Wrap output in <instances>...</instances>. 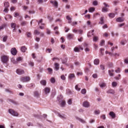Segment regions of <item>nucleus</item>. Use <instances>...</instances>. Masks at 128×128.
Listing matches in <instances>:
<instances>
[{
    "instance_id": "nucleus-1",
    "label": "nucleus",
    "mask_w": 128,
    "mask_h": 128,
    "mask_svg": "<svg viewBox=\"0 0 128 128\" xmlns=\"http://www.w3.org/2000/svg\"><path fill=\"white\" fill-rule=\"evenodd\" d=\"M1 60L4 63H6L9 60V56L6 55H3L1 56Z\"/></svg>"
},
{
    "instance_id": "nucleus-14",
    "label": "nucleus",
    "mask_w": 128,
    "mask_h": 128,
    "mask_svg": "<svg viewBox=\"0 0 128 128\" xmlns=\"http://www.w3.org/2000/svg\"><path fill=\"white\" fill-rule=\"evenodd\" d=\"M11 25L12 28H14V29L13 30V32H15L16 29L15 28L16 26V24L15 23H11Z\"/></svg>"
},
{
    "instance_id": "nucleus-35",
    "label": "nucleus",
    "mask_w": 128,
    "mask_h": 128,
    "mask_svg": "<svg viewBox=\"0 0 128 128\" xmlns=\"http://www.w3.org/2000/svg\"><path fill=\"white\" fill-rule=\"evenodd\" d=\"M98 40V37L94 36L93 38V41L94 42H96Z\"/></svg>"
},
{
    "instance_id": "nucleus-22",
    "label": "nucleus",
    "mask_w": 128,
    "mask_h": 128,
    "mask_svg": "<svg viewBox=\"0 0 128 128\" xmlns=\"http://www.w3.org/2000/svg\"><path fill=\"white\" fill-rule=\"evenodd\" d=\"M4 6L5 8H8L9 6V4L8 2H5L4 3Z\"/></svg>"
},
{
    "instance_id": "nucleus-20",
    "label": "nucleus",
    "mask_w": 128,
    "mask_h": 128,
    "mask_svg": "<svg viewBox=\"0 0 128 128\" xmlns=\"http://www.w3.org/2000/svg\"><path fill=\"white\" fill-rule=\"evenodd\" d=\"M55 69L56 70H58L59 69V65L58 63H55L54 64Z\"/></svg>"
},
{
    "instance_id": "nucleus-8",
    "label": "nucleus",
    "mask_w": 128,
    "mask_h": 128,
    "mask_svg": "<svg viewBox=\"0 0 128 128\" xmlns=\"http://www.w3.org/2000/svg\"><path fill=\"white\" fill-rule=\"evenodd\" d=\"M43 90L46 94H47L50 92V88L49 87H46Z\"/></svg>"
},
{
    "instance_id": "nucleus-44",
    "label": "nucleus",
    "mask_w": 128,
    "mask_h": 128,
    "mask_svg": "<svg viewBox=\"0 0 128 128\" xmlns=\"http://www.w3.org/2000/svg\"><path fill=\"white\" fill-rule=\"evenodd\" d=\"M26 22L25 21H22L21 23V25L22 26H24L26 24Z\"/></svg>"
},
{
    "instance_id": "nucleus-5",
    "label": "nucleus",
    "mask_w": 128,
    "mask_h": 128,
    "mask_svg": "<svg viewBox=\"0 0 128 128\" xmlns=\"http://www.w3.org/2000/svg\"><path fill=\"white\" fill-rule=\"evenodd\" d=\"M10 51L12 54L14 55H16L17 52V51L15 48H12L11 50Z\"/></svg>"
},
{
    "instance_id": "nucleus-33",
    "label": "nucleus",
    "mask_w": 128,
    "mask_h": 128,
    "mask_svg": "<svg viewBox=\"0 0 128 128\" xmlns=\"http://www.w3.org/2000/svg\"><path fill=\"white\" fill-rule=\"evenodd\" d=\"M80 50V48L77 47H75L74 49V50L76 52H79Z\"/></svg>"
},
{
    "instance_id": "nucleus-11",
    "label": "nucleus",
    "mask_w": 128,
    "mask_h": 128,
    "mask_svg": "<svg viewBox=\"0 0 128 128\" xmlns=\"http://www.w3.org/2000/svg\"><path fill=\"white\" fill-rule=\"evenodd\" d=\"M74 35L73 34L69 33L67 35V38L68 39H70L72 38Z\"/></svg>"
},
{
    "instance_id": "nucleus-16",
    "label": "nucleus",
    "mask_w": 128,
    "mask_h": 128,
    "mask_svg": "<svg viewBox=\"0 0 128 128\" xmlns=\"http://www.w3.org/2000/svg\"><path fill=\"white\" fill-rule=\"evenodd\" d=\"M34 96L36 97L37 98L39 97L40 95V94L39 93L38 91H35L34 92Z\"/></svg>"
},
{
    "instance_id": "nucleus-37",
    "label": "nucleus",
    "mask_w": 128,
    "mask_h": 128,
    "mask_svg": "<svg viewBox=\"0 0 128 128\" xmlns=\"http://www.w3.org/2000/svg\"><path fill=\"white\" fill-rule=\"evenodd\" d=\"M46 33L48 34H50V30L48 28L46 29Z\"/></svg>"
},
{
    "instance_id": "nucleus-17",
    "label": "nucleus",
    "mask_w": 128,
    "mask_h": 128,
    "mask_svg": "<svg viewBox=\"0 0 128 128\" xmlns=\"http://www.w3.org/2000/svg\"><path fill=\"white\" fill-rule=\"evenodd\" d=\"M124 20V18L121 17H119L116 19V21L117 22H123Z\"/></svg>"
},
{
    "instance_id": "nucleus-53",
    "label": "nucleus",
    "mask_w": 128,
    "mask_h": 128,
    "mask_svg": "<svg viewBox=\"0 0 128 128\" xmlns=\"http://www.w3.org/2000/svg\"><path fill=\"white\" fill-rule=\"evenodd\" d=\"M100 68L102 70H104V65H100Z\"/></svg>"
},
{
    "instance_id": "nucleus-42",
    "label": "nucleus",
    "mask_w": 128,
    "mask_h": 128,
    "mask_svg": "<svg viewBox=\"0 0 128 128\" xmlns=\"http://www.w3.org/2000/svg\"><path fill=\"white\" fill-rule=\"evenodd\" d=\"M108 73L109 75L110 76H112L114 75V74L112 73V72H111V71L110 70H108Z\"/></svg>"
},
{
    "instance_id": "nucleus-13",
    "label": "nucleus",
    "mask_w": 128,
    "mask_h": 128,
    "mask_svg": "<svg viewBox=\"0 0 128 128\" xmlns=\"http://www.w3.org/2000/svg\"><path fill=\"white\" fill-rule=\"evenodd\" d=\"M58 116L60 118L62 119H66V116L64 114H58Z\"/></svg>"
},
{
    "instance_id": "nucleus-2",
    "label": "nucleus",
    "mask_w": 128,
    "mask_h": 128,
    "mask_svg": "<svg viewBox=\"0 0 128 128\" xmlns=\"http://www.w3.org/2000/svg\"><path fill=\"white\" fill-rule=\"evenodd\" d=\"M8 112L10 114L14 116H18V113L12 109H9Z\"/></svg>"
},
{
    "instance_id": "nucleus-7",
    "label": "nucleus",
    "mask_w": 128,
    "mask_h": 128,
    "mask_svg": "<svg viewBox=\"0 0 128 128\" xmlns=\"http://www.w3.org/2000/svg\"><path fill=\"white\" fill-rule=\"evenodd\" d=\"M106 93L108 94H115V92L114 90L110 89L107 91Z\"/></svg>"
},
{
    "instance_id": "nucleus-23",
    "label": "nucleus",
    "mask_w": 128,
    "mask_h": 128,
    "mask_svg": "<svg viewBox=\"0 0 128 128\" xmlns=\"http://www.w3.org/2000/svg\"><path fill=\"white\" fill-rule=\"evenodd\" d=\"M104 18L103 17H101L100 19V21L99 23L100 24H102L104 23Z\"/></svg>"
},
{
    "instance_id": "nucleus-32",
    "label": "nucleus",
    "mask_w": 128,
    "mask_h": 128,
    "mask_svg": "<svg viewBox=\"0 0 128 128\" xmlns=\"http://www.w3.org/2000/svg\"><path fill=\"white\" fill-rule=\"evenodd\" d=\"M108 16L110 17L113 18L115 16V14L113 13H110L109 14Z\"/></svg>"
},
{
    "instance_id": "nucleus-6",
    "label": "nucleus",
    "mask_w": 128,
    "mask_h": 128,
    "mask_svg": "<svg viewBox=\"0 0 128 128\" xmlns=\"http://www.w3.org/2000/svg\"><path fill=\"white\" fill-rule=\"evenodd\" d=\"M83 106L85 108H88L90 106L89 102L87 101H84L83 103Z\"/></svg>"
},
{
    "instance_id": "nucleus-28",
    "label": "nucleus",
    "mask_w": 128,
    "mask_h": 128,
    "mask_svg": "<svg viewBox=\"0 0 128 128\" xmlns=\"http://www.w3.org/2000/svg\"><path fill=\"white\" fill-rule=\"evenodd\" d=\"M68 58H65L62 60V63L63 64H66L67 62Z\"/></svg>"
},
{
    "instance_id": "nucleus-63",
    "label": "nucleus",
    "mask_w": 128,
    "mask_h": 128,
    "mask_svg": "<svg viewBox=\"0 0 128 128\" xmlns=\"http://www.w3.org/2000/svg\"><path fill=\"white\" fill-rule=\"evenodd\" d=\"M104 5L106 7H109V5L106 4V3L104 2Z\"/></svg>"
},
{
    "instance_id": "nucleus-12",
    "label": "nucleus",
    "mask_w": 128,
    "mask_h": 128,
    "mask_svg": "<svg viewBox=\"0 0 128 128\" xmlns=\"http://www.w3.org/2000/svg\"><path fill=\"white\" fill-rule=\"evenodd\" d=\"M94 30H93L88 32L87 34L88 36V37H91V35H94V34L92 33L94 32Z\"/></svg>"
},
{
    "instance_id": "nucleus-64",
    "label": "nucleus",
    "mask_w": 128,
    "mask_h": 128,
    "mask_svg": "<svg viewBox=\"0 0 128 128\" xmlns=\"http://www.w3.org/2000/svg\"><path fill=\"white\" fill-rule=\"evenodd\" d=\"M124 62L126 64H128V58H127L125 59L124 60Z\"/></svg>"
},
{
    "instance_id": "nucleus-51",
    "label": "nucleus",
    "mask_w": 128,
    "mask_h": 128,
    "mask_svg": "<svg viewBox=\"0 0 128 128\" xmlns=\"http://www.w3.org/2000/svg\"><path fill=\"white\" fill-rule=\"evenodd\" d=\"M105 41L104 40H102L100 43V45L101 46H102L104 43Z\"/></svg>"
},
{
    "instance_id": "nucleus-48",
    "label": "nucleus",
    "mask_w": 128,
    "mask_h": 128,
    "mask_svg": "<svg viewBox=\"0 0 128 128\" xmlns=\"http://www.w3.org/2000/svg\"><path fill=\"white\" fill-rule=\"evenodd\" d=\"M47 70H48V72L50 73V74H52V69L50 68H48L47 69Z\"/></svg>"
},
{
    "instance_id": "nucleus-29",
    "label": "nucleus",
    "mask_w": 128,
    "mask_h": 128,
    "mask_svg": "<svg viewBox=\"0 0 128 128\" xmlns=\"http://www.w3.org/2000/svg\"><path fill=\"white\" fill-rule=\"evenodd\" d=\"M117 85V83L115 82H113L112 83V86L113 87H115Z\"/></svg>"
},
{
    "instance_id": "nucleus-46",
    "label": "nucleus",
    "mask_w": 128,
    "mask_h": 128,
    "mask_svg": "<svg viewBox=\"0 0 128 128\" xmlns=\"http://www.w3.org/2000/svg\"><path fill=\"white\" fill-rule=\"evenodd\" d=\"M29 65L31 66H34V62L30 61L28 63Z\"/></svg>"
},
{
    "instance_id": "nucleus-59",
    "label": "nucleus",
    "mask_w": 128,
    "mask_h": 128,
    "mask_svg": "<svg viewBox=\"0 0 128 128\" xmlns=\"http://www.w3.org/2000/svg\"><path fill=\"white\" fill-rule=\"evenodd\" d=\"M9 10V9L8 8H5L4 10V11L6 12H7Z\"/></svg>"
},
{
    "instance_id": "nucleus-54",
    "label": "nucleus",
    "mask_w": 128,
    "mask_h": 128,
    "mask_svg": "<svg viewBox=\"0 0 128 128\" xmlns=\"http://www.w3.org/2000/svg\"><path fill=\"white\" fill-rule=\"evenodd\" d=\"M92 76L94 78H96L97 77V74H94L92 75Z\"/></svg>"
},
{
    "instance_id": "nucleus-21",
    "label": "nucleus",
    "mask_w": 128,
    "mask_h": 128,
    "mask_svg": "<svg viewBox=\"0 0 128 128\" xmlns=\"http://www.w3.org/2000/svg\"><path fill=\"white\" fill-rule=\"evenodd\" d=\"M11 62L14 64H16L18 63V62L16 61V60L13 58H11Z\"/></svg>"
},
{
    "instance_id": "nucleus-55",
    "label": "nucleus",
    "mask_w": 128,
    "mask_h": 128,
    "mask_svg": "<svg viewBox=\"0 0 128 128\" xmlns=\"http://www.w3.org/2000/svg\"><path fill=\"white\" fill-rule=\"evenodd\" d=\"M115 72L117 73H119L120 72V69L119 68H118L117 70H115Z\"/></svg>"
},
{
    "instance_id": "nucleus-45",
    "label": "nucleus",
    "mask_w": 128,
    "mask_h": 128,
    "mask_svg": "<svg viewBox=\"0 0 128 128\" xmlns=\"http://www.w3.org/2000/svg\"><path fill=\"white\" fill-rule=\"evenodd\" d=\"M7 36H4L3 38V41L4 42H6L7 40Z\"/></svg>"
},
{
    "instance_id": "nucleus-31",
    "label": "nucleus",
    "mask_w": 128,
    "mask_h": 128,
    "mask_svg": "<svg viewBox=\"0 0 128 128\" xmlns=\"http://www.w3.org/2000/svg\"><path fill=\"white\" fill-rule=\"evenodd\" d=\"M50 82L52 84L56 82L55 78H52L50 80Z\"/></svg>"
},
{
    "instance_id": "nucleus-4",
    "label": "nucleus",
    "mask_w": 128,
    "mask_h": 128,
    "mask_svg": "<svg viewBox=\"0 0 128 128\" xmlns=\"http://www.w3.org/2000/svg\"><path fill=\"white\" fill-rule=\"evenodd\" d=\"M16 73L19 75L24 74V70L20 69H18L16 71Z\"/></svg>"
},
{
    "instance_id": "nucleus-10",
    "label": "nucleus",
    "mask_w": 128,
    "mask_h": 128,
    "mask_svg": "<svg viewBox=\"0 0 128 128\" xmlns=\"http://www.w3.org/2000/svg\"><path fill=\"white\" fill-rule=\"evenodd\" d=\"M7 101L8 102H11L16 104H18V103L17 102L10 99H8L7 100Z\"/></svg>"
},
{
    "instance_id": "nucleus-61",
    "label": "nucleus",
    "mask_w": 128,
    "mask_h": 128,
    "mask_svg": "<svg viewBox=\"0 0 128 128\" xmlns=\"http://www.w3.org/2000/svg\"><path fill=\"white\" fill-rule=\"evenodd\" d=\"M66 18L68 20H71V18H70V16H66Z\"/></svg>"
},
{
    "instance_id": "nucleus-24",
    "label": "nucleus",
    "mask_w": 128,
    "mask_h": 128,
    "mask_svg": "<svg viewBox=\"0 0 128 128\" xmlns=\"http://www.w3.org/2000/svg\"><path fill=\"white\" fill-rule=\"evenodd\" d=\"M76 118L79 120L81 122L83 123H86V121H84V120H82L78 117H76Z\"/></svg>"
},
{
    "instance_id": "nucleus-18",
    "label": "nucleus",
    "mask_w": 128,
    "mask_h": 128,
    "mask_svg": "<svg viewBox=\"0 0 128 128\" xmlns=\"http://www.w3.org/2000/svg\"><path fill=\"white\" fill-rule=\"evenodd\" d=\"M40 84L44 86H46V82L45 80H43L40 82Z\"/></svg>"
},
{
    "instance_id": "nucleus-15",
    "label": "nucleus",
    "mask_w": 128,
    "mask_h": 128,
    "mask_svg": "<svg viewBox=\"0 0 128 128\" xmlns=\"http://www.w3.org/2000/svg\"><path fill=\"white\" fill-rule=\"evenodd\" d=\"M109 115L112 118H114L116 117L115 114L113 112H111L109 113Z\"/></svg>"
},
{
    "instance_id": "nucleus-58",
    "label": "nucleus",
    "mask_w": 128,
    "mask_h": 128,
    "mask_svg": "<svg viewBox=\"0 0 128 128\" xmlns=\"http://www.w3.org/2000/svg\"><path fill=\"white\" fill-rule=\"evenodd\" d=\"M61 78L62 80H65L66 78L64 75H62L61 76Z\"/></svg>"
},
{
    "instance_id": "nucleus-47",
    "label": "nucleus",
    "mask_w": 128,
    "mask_h": 128,
    "mask_svg": "<svg viewBox=\"0 0 128 128\" xmlns=\"http://www.w3.org/2000/svg\"><path fill=\"white\" fill-rule=\"evenodd\" d=\"M94 112L96 114H99L100 113V111L99 110H96Z\"/></svg>"
},
{
    "instance_id": "nucleus-50",
    "label": "nucleus",
    "mask_w": 128,
    "mask_h": 128,
    "mask_svg": "<svg viewBox=\"0 0 128 128\" xmlns=\"http://www.w3.org/2000/svg\"><path fill=\"white\" fill-rule=\"evenodd\" d=\"M75 89L78 90L80 91V88H78V85H76L75 86Z\"/></svg>"
},
{
    "instance_id": "nucleus-57",
    "label": "nucleus",
    "mask_w": 128,
    "mask_h": 128,
    "mask_svg": "<svg viewBox=\"0 0 128 128\" xmlns=\"http://www.w3.org/2000/svg\"><path fill=\"white\" fill-rule=\"evenodd\" d=\"M77 24V22H72L71 24V25L73 26H74V25H76Z\"/></svg>"
},
{
    "instance_id": "nucleus-38",
    "label": "nucleus",
    "mask_w": 128,
    "mask_h": 128,
    "mask_svg": "<svg viewBox=\"0 0 128 128\" xmlns=\"http://www.w3.org/2000/svg\"><path fill=\"white\" fill-rule=\"evenodd\" d=\"M86 90L85 89H82L81 90V91L82 93V94H85L86 93Z\"/></svg>"
},
{
    "instance_id": "nucleus-9",
    "label": "nucleus",
    "mask_w": 128,
    "mask_h": 128,
    "mask_svg": "<svg viewBox=\"0 0 128 128\" xmlns=\"http://www.w3.org/2000/svg\"><path fill=\"white\" fill-rule=\"evenodd\" d=\"M51 3L53 4L54 6L56 8H57L58 7V3L56 1H54L52 0H51L50 1Z\"/></svg>"
},
{
    "instance_id": "nucleus-39",
    "label": "nucleus",
    "mask_w": 128,
    "mask_h": 128,
    "mask_svg": "<svg viewBox=\"0 0 128 128\" xmlns=\"http://www.w3.org/2000/svg\"><path fill=\"white\" fill-rule=\"evenodd\" d=\"M94 8H89V12H94Z\"/></svg>"
},
{
    "instance_id": "nucleus-27",
    "label": "nucleus",
    "mask_w": 128,
    "mask_h": 128,
    "mask_svg": "<svg viewBox=\"0 0 128 128\" xmlns=\"http://www.w3.org/2000/svg\"><path fill=\"white\" fill-rule=\"evenodd\" d=\"M74 74H69L68 78H69L71 79L74 77Z\"/></svg>"
},
{
    "instance_id": "nucleus-34",
    "label": "nucleus",
    "mask_w": 128,
    "mask_h": 128,
    "mask_svg": "<svg viewBox=\"0 0 128 128\" xmlns=\"http://www.w3.org/2000/svg\"><path fill=\"white\" fill-rule=\"evenodd\" d=\"M99 85L100 87L101 88H103L105 87L106 85V84L104 83H102V84H99Z\"/></svg>"
},
{
    "instance_id": "nucleus-62",
    "label": "nucleus",
    "mask_w": 128,
    "mask_h": 128,
    "mask_svg": "<svg viewBox=\"0 0 128 128\" xmlns=\"http://www.w3.org/2000/svg\"><path fill=\"white\" fill-rule=\"evenodd\" d=\"M93 4L94 5L96 6L98 4V2L96 1H94L93 2Z\"/></svg>"
},
{
    "instance_id": "nucleus-25",
    "label": "nucleus",
    "mask_w": 128,
    "mask_h": 128,
    "mask_svg": "<svg viewBox=\"0 0 128 128\" xmlns=\"http://www.w3.org/2000/svg\"><path fill=\"white\" fill-rule=\"evenodd\" d=\"M21 50L23 52H25L26 50V48L24 46H22L21 48Z\"/></svg>"
},
{
    "instance_id": "nucleus-41",
    "label": "nucleus",
    "mask_w": 128,
    "mask_h": 128,
    "mask_svg": "<svg viewBox=\"0 0 128 128\" xmlns=\"http://www.w3.org/2000/svg\"><path fill=\"white\" fill-rule=\"evenodd\" d=\"M34 34H40V32H38L37 30H35L34 31Z\"/></svg>"
},
{
    "instance_id": "nucleus-52",
    "label": "nucleus",
    "mask_w": 128,
    "mask_h": 128,
    "mask_svg": "<svg viewBox=\"0 0 128 128\" xmlns=\"http://www.w3.org/2000/svg\"><path fill=\"white\" fill-rule=\"evenodd\" d=\"M65 102L64 101H63L62 102L61 104V106H64L65 104Z\"/></svg>"
},
{
    "instance_id": "nucleus-43",
    "label": "nucleus",
    "mask_w": 128,
    "mask_h": 128,
    "mask_svg": "<svg viewBox=\"0 0 128 128\" xmlns=\"http://www.w3.org/2000/svg\"><path fill=\"white\" fill-rule=\"evenodd\" d=\"M62 96L61 95H60L58 96L57 97V99L58 101H60V99H62Z\"/></svg>"
},
{
    "instance_id": "nucleus-60",
    "label": "nucleus",
    "mask_w": 128,
    "mask_h": 128,
    "mask_svg": "<svg viewBox=\"0 0 128 128\" xmlns=\"http://www.w3.org/2000/svg\"><path fill=\"white\" fill-rule=\"evenodd\" d=\"M71 99H69L68 102V104H72Z\"/></svg>"
},
{
    "instance_id": "nucleus-26",
    "label": "nucleus",
    "mask_w": 128,
    "mask_h": 128,
    "mask_svg": "<svg viewBox=\"0 0 128 128\" xmlns=\"http://www.w3.org/2000/svg\"><path fill=\"white\" fill-rule=\"evenodd\" d=\"M42 21L43 20L42 19H41L39 21H38V20H37L36 21L38 22V25L40 24L41 23V25H44V24L42 23Z\"/></svg>"
},
{
    "instance_id": "nucleus-3",
    "label": "nucleus",
    "mask_w": 128,
    "mask_h": 128,
    "mask_svg": "<svg viewBox=\"0 0 128 128\" xmlns=\"http://www.w3.org/2000/svg\"><path fill=\"white\" fill-rule=\"evenodd\" d=\"M30 78L29 77L25 76L22 77L20 78V81L23 82H25L29 81Z\"/></svg>"
},
{
    "instance_id": "nucleus-30",
    "label": "nucleus",
    "mask_w": 128,
    "mask_h": 128,
    "mask_svg": "<svg viewBox=\"0 0 128 128\" xmlns=\"http://www.w3.org/2000/svg\"><path fill=\"white\" fill-rule=\"evenodd\" d=\"M108 8L104 7L102 9V11L103 12H107L108 11Z\"/></svg>"
},
{
    "instance_id": "nucleus-40",
    "label": "nucleus",
    "mask_w": 128,
    "mask_h": 128,
    "mask_svg": "<svg viewBox=\"0 0 128 128\" xmlns=\"http://www.w3.org/2000/svg\"><path fill=\"white\" fill-rule=\"evenodd\" d=\"M26 35L27 37H30L31 36V34L30 32H27L26 33Z\"/></svg>"
},
{
    "instance_id": "nucleus-19",
    "label": "nucleus",
    "mask_w": 128,
    "mask_h": 128,
    "mask_svg": "<svg viewBox=\"0 0 128 128\" xmlns=\"http://www.w3.org/2000/svg\"><path fill=\"white\" fill-rule=\"evenodd\" d=\"M100 62V60L98 59H96L94 61V64L96 65H97L99 64Z\"/></svg>"
},
{
    "instance_id": "nucleus-56",
    "label": "nucleus",
    "mask_w": 128,
    "mask_h": 128,
    "mask_svg": "<svg viewBox=\"0 0 128 128\" xmlns=\"http://www.w3.org/2000/svg\"><path fill=\"white\" fill-rule=\"evenodd\" d=\"M124 24H125V23H122V24H118V26L119 28L121 27L122 26H124Z\"/></svg>"
},
{
    "instance_id": "nucleus-49",
    "label": "nucleus",
    "mask_w": 128,
    "mask_h": 128,
    "mask_svg": "<svg viewBox=\"0 0 128 128\" xmlns=\"http://www.w3.org/2000/svg\"><path fill=\"white\" fill-rule=\"evenodd\" d=\"M113 66L111 62H110L108 64V67L109 68H112Z\"/></svg>"
},
{
    "instance_id": "nucleus-36",
    "label": "nucleus",
    "mask_w": 128,
    "mask_h": 128,
    "mask_svg": "<svg viewBox=\"0 0 128 128\" xmlns=\"http://www.w3.org/2000/svg\"><path fill=\"white\" fill-rule=\"evenodd\" d=\"M22 59V58L21 57H18L16 59V61L18 62H19L21 61Z\"/></svg>"
}]
</instances>
